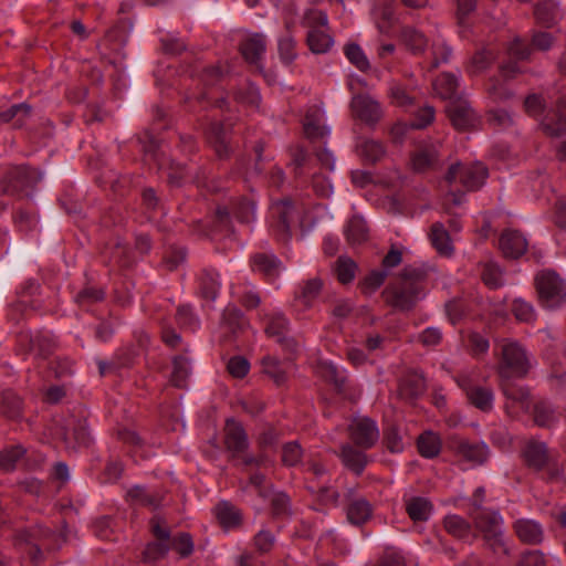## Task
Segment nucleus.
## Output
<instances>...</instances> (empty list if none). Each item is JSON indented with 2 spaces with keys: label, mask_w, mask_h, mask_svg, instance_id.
<instances>
[{
  "label": "nucleus",
  "mask_w": 566,
  "mask_h": 566,
  "mask_svg": "<svg viewBox=\"0 0 566 566\" xmlns=\"http://www.w3.org/2000/svg\"><path fill=\"white\" fill-rule=\"evenodd\" d=\"M430 241L434 249L442 255L449 256L453 252V247L450 241V237L444 226L440 222H436L431 226Z\"/></svg>",
  "instance_id": "nucleus-36"
},
{
  "label": "nucleus",
  "mask_w": 566,
  "mask_h": 566,
  "mask_svg": "<svg viewBox=\"0 0 566 566\" xmlns=\"http://www.w3.org/2000/svg\"><path fill=\"white\" fill-rule=\"evenodd\" d=\"M384 444L392 452L398 453L403 450L401 436L396 427L390 426L384 431Z\"/></svg>",
  "instance_id": "nucleus-61"
},
{
  "label": "nucleus",
  "mask_w": 566,
  "mask_h": 566,
  "mask_svg": "<svg viewBox=\"0 0 566 566\" xmlns=\"http://www.w3.org/2000/svg\"><path fill=\"white\" fill-rule=\"evenodd\" d=\"M357 149L364 160L369 163H376L380 160L385 155V147L380 142L374 139H363L358 145Z\"/></svg>",
  "instance_id": "nucleus-47"
},
{
  "label": "nucleus",
  "mask_w": 566,
  "mask_h": 566,
  "mask_svg": "<svg viewBox=\"0 0 566 566\" xmlns=\"http://www.w3.org/2000/svg\"><path fill=\"white\" fill-rule=\"evenodd\" d=\"M443 525L446 531L459 538V539H469L471 537V525L463 517L459 515H449L443 520Z\"/></svg>",
  "instance_id": "nucleus-46"
},
{
  "label": "nucleus",
  "mask_w": 566,
  "mask_h": 566,
  "mask_svg": "<svg viewBox=\"0 0 566 566\" xmlns=\"http://www.w3.org/2000/svg\"><path fill=\"white\" fill-rule=\"evenodd\" d=\"M470 516L475 528L482 534L484 545L494 554H506L501 515L495 511L476 505V511H471Z\"/></svg>",
  "instance_id": "nucleus-4"
},
{
  "label": "nucleus",
  "mask_w": 566,
  "mask_h": 566,
  "mask_svg": "<svg viewBox=\"0 0 566 566\" xmlns=\"http://www.w3.org/2000/svg\"><path fill=\"white\" fill-rule=\"evenodd\" d=\"M272 214L276 219L274 231L279 240L286 241L291 235V224L295 221L298 212L290 199L273 205Z\"/></svg>",
  "instance_id": "nucleus-13"
},
{
  "label": "nucleus",
  "mask_w": 566,
  "mask_h": 566,
  "mask_svg": "<svg viewBox=\"0 0 566 566\" xmlns=\"http://www.w3.org/2000/svg\"><path fill=\"white\" fill-rule=\"evenodd\" d=\"M306 42L310 50L315 54H324L329 51L334 40L324 29H314L307 32Z\"/></svg>",
  "instance_id": "nucleus-40"
},
{
  "label": "nucleus",
  "mask_w": 566,
  "mask_h": 566,
  "mask_svg": "<svg viewBox=\"0 0 566 566\" xmlns=\"http://www.w3.org/2000/svg\"><path fill=\"white\" fill-rule=\"evenodd\" d=\"M56 535L41 525L19 530L13 536L14 547L25 555L30 566H36L43 560V549H52Z\"/></svg>",
  "instance_id": "nucleus-3"
},
{
  "label": "nucleus",
  "mask_w": 566,
  "mask_h": 566,
  "mask_svg": "<svg viewBox=\"0 0 566 566\" xmlns=\"http://www.w3.org/2000/svg\"><path fill=\"white\" fill-rule=\"evenodd\" d=\"M457 382L467 395L468 400L475 408L488 412L493 407V392L490 388L473 385L468 376H460Z\"/></svg>",
  "instance_id": "nucleus-16"
},
{
  "label": "nucleus",
  "mask_w": 566,
  "mask_h": 566,
  "mask_svg": "<svg viewBox=\"0 0 566 566\" xmlns=\"http://www.w3.org/2000/svg\"><path fill=\"white\" fill-rule=\"evenodd\" d=\"M371 514L370 503L363 497L352 500L346 507L348 522L356 526L365 524L371 517Z\"/></svg>",
  "instance_id": "nucleus-27"
},
{
  "label": "nucleus",
  "mask_w": 566,
  "mask_h": 566,
  "mask_svg": "<svg viewBox=\"0 0 566 566\" xmlns=\"http://www.w3.org/2000/svg\"><path fill=\"white\" fill-rule=\"evenodd\" d=\"M522 457L526 467L535 472L545 471V479L553 481L562 475L563 469L556 461V453L547 444L536 439L525 442Z\"/></svg>",
  "instance_id": "nucleus-5"
},
{
  "label": "nucleus",
  "mask_w": 566,
  "mask_h": 566,
  "mask_svg": "<svg viewBox=\"0 0 566 566\" xmlns=\"http://www.w3.org/2000/svg\"><path fill=\"white\" fill-rule=\"evenodd\" d=\"M488 170L482 164H454L450 166L446 181L449 185L459 181L467 190H476L483 185Z\"/></svg>",
  "instance_id": "nucleus-9"
},
{
  "label": "nucleus",
  "mask_w": 566,
  "mask_h": 566,
  "mask_svg": "<svg viewBox=\"0 0 566 566\" xmlns=\"http://www.w3.org/2000/svg\"><path fill=\"white\" fill-rule=\"evenodd\" d=\"M289 321L281 313H275L269 317L268 326L265 327V333L269 337H274L275 339L285 336L287 332Z\"/></svg>",
  "instance_id": "nucleus-56"
},
{
  "label": "nucleus",
  "mask_w": 566,
  "mask_h": 566,
  "mask_svg": "<svg viewBox=\"0 0 566 566\" xmlns=\"http://www.w3.org/2000/svg\"><path fill=\"white\" fill-rule=\"evenodd\" d=\"M217 517L223 527L230 528L239 525L240 511L228 502H221L217 506Z\"/></svg>",
  "instance_id": "nucleus-48"
},
{
  "label": "nucleus",
  "mask_w": 566,
  "mask_h": 566,
  "mask_svg": "<svg viewBox=\"0 0 566 566\" xmlns=\"http://www.w3.org/2000/svg\"><path fill=\"white\" fill-rule=\"evenodd\" d=\"M418 450L419 453L424 458H434L439 454L441 449V442L437 434L432 432H426L418 438Z\"/></svg>",
  "instance_id": "nucleus-49"
},
{
  "label": "nucleus",
  "mask_w": 566,
  "mask_h": 566,
  "mask_svg": "<svg viewBox=\"0 0 566 566\" xmlns=\"http://www.w3.org/2000/svg\"><path fill=\"white\" fill-rule=\"evenodd\" d=\"M14 223L20 231L28 232L36 226L38 220L32 212L19 209L14 214Z\"/></svg>",
  "instance_id": "nucleus-64"
},
{
  "label": "nucleus",
  "mask_w": 566,
  "mask_h": 566,
  "mask_svg": "<svg viewBox=\"0 0 566 566\" xmlns=\"http://www.w3.org/2000/svg\"><path fill=\"white\" fill-rule=\"evenodd\" d=\"M190 375V361L185 356H175L172 359V371L170 384L177 388H186Z\"/></svg>",
  "instance_id": "nucleus-44"
},
{
  "label": "nucleus",
  "mask_w": 566,
  "mask_h": 566,
  "mask_svg": "<svg viewBox=\"0 0 566 566\" xmlns=\"http://www.w3.org/2000/svg\"><path fill=\"white\" fill-rule=\"evenodd\" d=\"M265 36L254 33L240 43V51L248 63L258 65L265 52Z\"/></svg>",
  "instance_id": "nucleus-23"
},
{
  "label": "nucleus",
  "mask_w": 566,
  "mask_h": 566,
  "mask_svg": "<svg viewBox=\"0 0 566 566\" xmlns=\"http://www.w3.org/2000/svg\"><path fill=\"white\" fill-rule=\"evenodd\" d=\"M426 389L424 378L417 371H408L399 381V395L403 399H416Z\"/></svg>",
  "instance_id": "nucleus-25"
},
{
  "label": "nucleus",
  "mask_w": 566,
  "mask_h": 566,
  "mask_svg": "<svg viewBox=\"0 0 566 566\" xmlns=\"http://www.w3.org/2000/svg\"><path fill=\"white\" fill-rule=\"evenodd\" d=\"M388 276V272L386 270H374L371 271L359 284V289L361 293L365 295L373 294Z\"/></svg>",
  "instance_id": "nucleus-54"
},
{
  "label": "nucleus",
  "mask_w": 566,
  "mask_h": 566,
  "mask_svg": "<svg viewBox=\"0 0 566 566\" xmlns=\"http://www.w3.org/2000/svg\"><path fill=\"white\" fill-rule=\"evenodd\" d=\"M302 449L297 442H289L283 446L282 461L285 465H296L302 458Z\"/></svg>",
  "instance_id": "nucleus-63"
},
{
  "label": "nucleus",
  "mask_w": 566,
  "mask_h": 566,
  "mask_svg": "<svg viewBox=\"0 0 566 566\" xmlns=\"http://www.w3.org/2000/svg\"><path fill=\"white\" fill-rule=\"evenodd\" d=\"M442 145L439 142L422 143L411 155V166L416 172L437 169L442 161Z\"/></svg>",
  "instance_id": "nucleus-11"
},
{
  "label": "nucleus",
  "mask_w": 566,
  "mask_h": 566,
  "mask_svg": "<svg viewBox=\"0 0 566 566\" xmlns=\"http://www.w3.org/2000/svg\"><path fill=\"white\" fill-rule=\"evenodd\" d=\"M345 54L358 70L364 72L369 69V62L359 45L355 43L347 44L345 46Z\"/></svg>",
  "instance_id": "nucleus-58"
},
{
  "label": "nucleus",
  "mask_w": 566,
  "mask_h": 566,
  "mask_svg": "<svg viewBox=\"0 0 566 566\" xmlns=\"http://www.w3.org/2000/svg\"><path fill=\"white\" fill-rule=\"evenodd\" d=\"M339 458L342 463L356 475H360L369 462L364 450H358L350 443L342 444Z\"/></svg>",
  "instance_id": "nucleus-22"
},
{
  "label": "nucleus",
  "mask_w": 566,
  "mask_h": 566,
  "mask_svg": "<svg viewBox=\"0 0 566 566\" xmlns=\"http://www.w3.org/2000/svg\"><path fill=\"white\" fill-rule=\"evenodd\" d=\"M263 370L276 385H282L286 379L285 371L281 368L280 361L273 356H265L262 359Z\"/></svg>",
  "instance_id": "nucleus-57"
},
{
  "label": "nucleus",
  "mask_w": 566,
  "mask_h": 566,
  "mask_svg": "<svg viewBox=\"0 0 566 566\" xmlns=\"http://www.w3.org/2000/svg\"><path fill=\"white\" fill-rule=\"evenodd\" d=\"M251 266L254 272L263 274L268 280H275L282 269V262L269 252H259L251 258Z\"/></svg>",
  "instance_id": "nucleus-21"
},
{
  "label": "nucleus",
  "mask_w": 566,
  "mask_h": 566,
  "mask_svg": "<svg viewBox=\"0 0 566 566\" xmlns=\"http://www.w3.org/2000/svg\"><path fill=\"white\" fill-rule=\"evenodd\" d=\"M453 449L462 459L479 465L485 463L490 455V449L484 442L460 439L453 442Z\"/></svg>",
  "instance_id": "nucleus-19"
},
{
  "label": "nucleus",
  "mask_w": 566,
  "mask_h": 566,
  "mask_svg": "<svg viewBox=\"0 0 566 566\" xmlns=\"http://www.w3.org/2000/svg\"><path fill=\"white\" fill-rule=\"evenodd\" d=\"M151 531L157 541L149 543L143 553V558L147 563L165 557L170 549L169 530L163 527L158 520L153 518Z\"/></svg>",
  "instance_id": "nucleus-14"
},
{
  "label": "nucleus",
  "mask_w": 566,
  "mask_h": 566,
  "mask_svg": "<svg viewBox=\"0 0 566 566\" xmlns=\"http://www.w3.org/2000/svg\"><path fill=\"white\" fill-rule=\"evenodd\" d=\"M231 211L243 223H249L254 216V203L245 198H238L231 202Z\"/></svg>",
  "instance_id": "nucleus-53"
},
{
  "label": "nucleus",
  "mask_w": 566,
  "mask_h": 566,
  "mask_svg": "<svg viewBox=\"0 0 566 566\" xmlns=\"http://www.w3.org/2000/svg\"><path fill=\"white\" fill-rule=\"evenodd\" d=\"M406 510L412 521L424 522L432 513V504L426 497L415 496L406 502Z\"/></svg>",
  "instance_id": "nucleus-35"
},
{
  "label": "nucleus",
  "mask_w": 566,
  "mask_h": 566,
  "mask_svg": "<svg viewBox=\"0 0 566 566\" xmlns=\"http://www.w3.org/2000/svg\"><path fill=\"white\" fill-rule=\"evenodd\" d=\"M303 129L306 138L312 142L323 139L328 134V129L321 125V117L317 109H311L306 113Z\"/></svg>",
  "instance_id": "nucleus-34"
},
{
  "label": "nucleus",
  "mask_w": 566,
  "mask_h": 566,
  "mask_svg": "<svg viewBox=\"0 0 566 566\" xmlns=\"http://www.w3.org/2000/svg\"><path fill=\"white\" fill-rule=\"evenodd\" d=\"M501 389L507 400L517 403L524 411H528L531 394L527 387L517 386L511 380H502Z\"/></svg>",
  "instance_id": "nucleus-30"
},
{
  "label": "nucleus",
  "mask_w": 566,
  "mask_h": 566,
  "mask_svg": "<svg viewBox=\"0 0 566 566\" xmlns=\"http://www.w3.org/2000/svg\"><path fill=\"white\" fill-rule=\"evenodd\" d=\"M427 275L423 268L405 266L382 291L385 302L398 311H411L423 295Z\"/></svg>",
  "instance_id": "nucleus-1"
},
{
  "label": "nucleus",
  "mask_w": 566,
  "mask_h": 566,
  "mask_svg": "<svg viewBox=\"0 0 566 566\" xmlns=\"http://www.w3.org/2000/svg\"><path fill=\"white\" fill-rule=\"evenodd\" d=\"M302 24L308 28V31H313L314 29H327V14L317 9H308L303 17Z\"/></svg>",
  "instance_id": "nucleus-55"
},
{
  "label": "nucleus",
  "mask_w": 566,
  "mask_h": 566,
  "mask_svg": "<svg viewBox=\"0 0 566 566\" xmlns=\"http://www.w3.org/2000/svg\"><path fill=\"white\" fill-rule=\"evenodd\" d=\"M497 360V374L502 380L524 378L530 369L531 363L525 348L517 342L503 339L495 345Z\"/></svg>",
  "instance_id": "nucleus-2"
},
{
  "label": "nucleus",
  "mask_w": 566,
  "mask_h": 566,
  "mask_svg": "<svg viewBox=\"0 0 566 566\" xmlns=\"http://www.w3.org/2000/svg\"><path fill=\"white\" fill-rule=\"evenodd\" d=\"M481 266V280L482 282L492 290L499 289L503 285V270L500 265L493 261L480 263Z\"/></svg>",
  "instance_id": "nucleus-43"
},
{
  "label": "nucleus",
  "mask_w": 566,
  "mask_h": 566,
  "mask_svg": "<svg viewBox=\"0 0 566 566\" xmlns=\"http://www.w3.org/2000/svg\"><path fill=\"white\" fill-rule=\"evenodd\" d=\"M533 421L541 428H551L557 421V416L552 405L545 400L537 401L532 411Z\"/></svg>",
  "instance_id": "nucleus-41"
},
{
  "label": "nucleus",
  "mask_w": 566,
  "mask_h": 566,
  "mask_svg": "<svg viewBox=\"0 0 566 566\" xmlns=\"http://www.w3.org/2000/svg\"><path fill=\"white\" fill-rule=\"evenodd\" d=\"M22 401L12 390H3L0 394V413L8 419H18L21 417Z\"/></svg>",
  "instance_id": "nucleus-38"
},
{
  "label": "nucleus",
  "mask_w": 566,
  "mask_h": 566,
  "mask_svg": "<svg viewBox=\"0 0 566 566\" xmlns=\"http://www.w3.org/2000/svg\"><path fill=\"white\" fill-rule=\"evenodd\" d=\"M220 289L218 274L212 270H205L200 277L201 295L210 301L216 300Z\"/></svg>",
  "instance_id": "nucleus-50"
},
{
  "label": "nucleus",
  "mask_w": 566,
  "mask_h": 566,
  "mask_svg": "<svg viewBox=\"0 0 566 566\" xmlns=\"http://www.w3.org/2000/svg\"><path fill=\"white\" fill-rule=\"evenodd\" d=\"M496 57V52L491 48L478 50L467 65V72L470 75H476L489 69Z\"/></svg>",
  "instance_id": "nucleus-32"
},
{
  "label": "nucleus",
  "mask_w": 566,
  "mask_h": 566,
  "mask_svg": "<svg viewBox=\"0 0 566 566\" xmlns=\"http://www.w3.org/2000/svg\"><path fill=\"white\" fill-rule=\"evenodd\" d=\"M53 434L64 441L69 451L74 452L87 448L92 441L86 420L75 416H70L63 424H56Z\"/></svg>",
  "instance_id": "nucleus-6"
},
{
  "label": "nucleus",
  "mask_w": 566,
  "mask_h": 566,
  "mask_svg": "<svg viewBox=\"0 0 566 566\" xmlns=\"http://www.w3.org/2000/svg\"><path fill=\"white\" fill-rule=\"evenodd\" d=\"M517 537L525 544L537 545L543 541L542 526L532 520H517L514 523Z\"/></svg>",
  "instance_id": "nucleus-26"
},
{
  "label": "nucleus",
  "mask_w": 566,
  "mask_h": 566,
  "mask_svg": "<svg viewBox=\"0 0 566 566\" xmlns=\"http://www.w3.org/2000/svg\"><path fill=\"white\" fill-rule=\"evenodd\" d=\"M458 78L451 73H442L433 83L437 94L443 99H450V102L458 98Z\"/></svg>",
  "instance_id": "nucleus-42"
},
{
  "label": "nucleus",
  "mask_w": 566,
  "mask_h": 566,
  "mask_svg": "<svg viewBox=\"0 0 566 566\" xmlns=\"http://www.w3.org/2000/svg\"><path fill=\"white\" fill-rule=\"evenodd\" d=\"M401 42L415 55L422 54L428 45L426 35L413 27H402L400 31Z\"/></svg>",
  "instance_id": "nucleus-29"
},
{
  "label": "nucleus",
  "mask_w": 566,
  "mask_h": 566,
  "mask_svg": "<svg viewBox=\"0 0 566 566\" xmlns=\"http://www.w3.org/2000/svg\"><path fill=\"white\" fill-rule=\"evenodd\" d=\"M348 432L354 444L363 450L373 448L379 438L376 422L367 417L354 418Z\"/></svg>",
  "instance_id": "nucleus-10"
},
{
  "label": "nucleus",
  "mask_w": 566,
  "mask_h": 566,
  "mask_svg": "<svg viewBox=\"0 0 566 566\" xmlns=\"http://www.w3.org/2000/svg\"><path fill=\"white\" fill-rule=\"evenodd\" d=\"M536 289L543 305L549 308L562 304L566 297L564 281L553 271H543L536 279Z\"/></svg>",
  "instance_id": "nucleus-7"
},
{
  "label": "nucleus",
  "mask_w": 566,
  "mask_h": 566,
  "mask_svg": "<svg viewBox=\"0 0 566 566\" xmlns=\"http://www.w3.org/2000/svg\"><path fill=\"white\" fill-rule=\"evenodd\" d=\"M224 444L227 450L235 457L249 447L248 436L242 424L234 419H228L224 426Z\"/></svg>",
  "instance_id": "nucleus-17"
},
{
  "label": "nucleus",
  "mask_w": 566,
  "mask_h": 566,
  "mask_svg": "<svg viewBox=\"0 0 566 566\" xmlns=\"http://www.w3.org/2000/svg\"><path fill=\"white\" fill-rule=\"evenodd\" d=\"M534 17L537 23L551 28L562 18V12L555 0H539L534 7Z\"/></svg>",
  "instance_id": "nucleus-24"
},
{
  "label": "nucleus",
  "mask_w": 566,
  "mask_h": 566,
  "mask_svg": "<svg viewBox=\"0 0 566 566\" xmlns=\"http://www.w3.org/2000/svg\"><path fill=\"white\" fill-rule=\"evenodd\" d=\"M208 139L213 145L217 155L222 158L228 155V129L222 123L213 122L208 128Z\"/></svg>",
  "instance_id": "nucleus-37"
},
{
  "label": "nucleus",
  "mask_w": 566,
  "mask_h": 566,
  "mask_svg": "<svg viewBox=\"0 0 566 566\" xmlns=\"http://www.w3.org/2000/svg\"><path fill=\"white\" fill-rule=\"evenodd\" d=\"M318 374L326 381L334 385L339 394H345L347 377L343 370H339L333 363L322 361L318 365Z\"/></svg>",
  "instance_id": "nucleus-33"
},
{
  "label": "nucleus",
  "mask_w": 566,
  "mask_h": 566,
  "mask_svg": "<svg viewBox=\"0 0 566 566\" xmlns=\"http://www.w3.org/2000/svg\"><path fill=\"white\" fill-rule=\"evenodd\" d=\"M22 446H13L0 452V469L9 472L15 469L18 461L24 455Z\"/></svg>",
  "instance_id": "nucleus-52"
},
{
  "label": "nucleus",
  "mask_w": 566,
  "mask_h": 566,
  "mask_svg": "<svg viewBox=\"0 0 566 566\" xmlns=\"http://www.w3.org/2000/svg\"><path fill=\"white\" fill-rule=\"evenodd\" d=\"M323 287V282L318 277L310 279L305 281L301 287L300 292L295 296V301L297 305L302 306V308H310L314 301L318 297Z\"/></svg>",
  "instance_id": "nucleus-31"
},
{
  "label": "nucleus",
  "mask_w": 566,
  "mask_h": 566,
  "mask_svg": "<svg viewBox=\"0 0 566 566\" xmlns=\"http://www.w3.org/2000/svg\"><path fill=\"white\" fill-rule=\"evenodd\" d=\"M279 54L282 62L290 64L296 57L295 40L286 34L279 39Z\"/></svg>",
  "instance_id": "nucleus-60"
},
{
  "label": "nucleus",
  "mask_w": 566,
  "mask_h": 566,
  "mask_svg": "<svg viewBox=\"0 0 566 566\" xmlns=\"http://www.w3.org/2000/svg\"><path fill=\"white\" fill-rule=\"evenodd\" d=\"M127 497L129 499L132 505L145 506L153 510L157 509L163 501V497L158 493L149 491L139 485H135L129 489L127 492Z\"/></svg>",
  "instance_id": "nucleus-28"
},
{
  "label": "nucleus",
  "mask_w": 566,
  "mask_h": 566,
  "mask_svg": "<svg viewBox=\"0 0 566 566\" xmlns=\"http://www.w3.org/2000/svg\"><path fill=\"white\" fill-rule=\"evenodd\" d=\"M353 116L366 125L375 126L382 117L380 104L367 94L355 95L350 101Z\"/></svg>",
  "instance_id": "nucleus-12"
},
{
  "label": "nucleus",
  "mask_w": 566,
  "mask_h": 566,
  "mask_svg": "<svg viewBox=\"0 0 566 566\" xmlns=\"http://www.w3.org/2000/svg\"><path fill=\"white\" fill-rule=\"evenodd\" d=\"M170 548L175 549L181 557H188L193 552L192 537L188 533H180L170 539Z\"/></svg>",
  "instance_id": "nucleus-59"
},
{
  "label": "nucleus",
  "mask_w": 566,
  "mask_h": 566,
  "mask_svg": "<svg viewBox=\"0 0 566 566\" xmlns=\"http://www.w3.org/2000/svg\"><path fill=\"white\" fill-rule=\"evenodd\" d=\"M500 250L507 259H518L527 249V241L517 230H505L499 242Z\"/></svg>",
  "instance_id": "nucleus-20"
},
{
  "label": "nucleus",
  "mask_w": 566,
  "mask_h": 566,
  "mask_svg": "<svg viewBox=\"0 0 566 566\" xmlns=\"http://www.w3.org/2000/svg\"><path fill=\"white\" fill-rule=\"evenodd\" d=\"M447 113L452 125L458 130L473 128L478 123V117L470 103L463 98H455L449 102Z\"/></svg>",
  "instance_id": "nucleus-15"
},
{
  "label": "nucleus",
  "mask_w": 566,
  "mask_h": 566,
  "mask_svg": "<svg viewBox=\"0 0 566 566\" xmlns=\"http://www.w3.org/2000/svg\"><path fill=\"white\" fill-rule=\"evenodd\" d=\"M227 369L232 377L243 378L249 373L250 363L242 356H234L228 361Z\"/></svg>",
  "instance_id": "nucleus-62"
},
{
  "label": "nucleus",
  "mask_w": 566,
  "mask_h": 566,
  "mask_svg": "<svg viewBox=\"0 0 566 566\" xmlns=\"http://www.w3.org/2000/svg\"><path fill=\"white\" fill-rule=\"evenodd\" d=\"M345 234L349 244H360L368 238V228L365 220L360 217H353L345 229Z\"/></svg>",
  "instance_id": "nucleus-45"
},
{
  "label": "nucleus",
  "mask_w": 566,
  "mask_h": 566,
  "mask_svg": "<svg viewBox=\"0 0 566 566\" xmlns=\"http://www.w3.org/2000/svg\"><path fill=\"white\" fill-rule=\"evenodd\" d=\"M40 174L27 166H15L8 170L3 180V191L14 196H29L40 181Z\"/></svg>",
  "instance_id": "nucleus-8"
},
{
  "label": "nucleus",
  "mask_w": 566,
  "mask_h": 566,
  "mask_svg": "<svg viewBox=\"0 0 566 566\" xmlns=\"http://www.w3.org/2000/svg\"><path fill=\"white\" fill-rule=\"evenodd\" d=\"M542 127L547 135L553 137L566 134V94L558 98L556 108L546 114Z\"/></svg>",
  "instance_id": "nucleus-18"
},
{
  "label": "nucleus",
  "mask_w": 566,
  "mask_h": 566,
  "mask_svg": "<svg viewBox=\"0 0 566 566\" xmlns=\"http://www.w3.org/2000/svg\"><path fill=\"white\" fill-rule=\"evenodd\" d=\"M357 264L348 256H339L335 263V273L343 284L352 282L356 275Z\"/></svg>",
  "instance_id": "nucleus-51"
},
{
  "label": "nucleus",
  "mask_w": 566,
  "mask_h": 566,
  "mask_svg": "<svg viewBox=\"0 0 566 566\" xmlns=\"http://www.w3.org/2000/svg\"><path fill=\"white\" fill-rule=\"evenodd\" d=\"M31 114V106L25 103L15 104L9 109L0 113V126L12 122L13 128H21Z\"/></svg>",
  "instance_id": "nucleus-39"
}]
</instances>
